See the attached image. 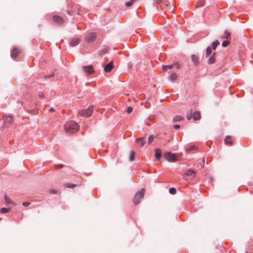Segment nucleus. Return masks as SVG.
<instances>
[{
    "label": "nucleus",
    "mask_w": 253,
    "mask_h": 253,
    "mask_svg": "<svg viewBox=\"0 0 253 253\" xmlns=\"http://www.w3.org/2000/svg\"><path fill=\"white\" fill-rule=\"evenodd\" d=\"M79 126L78 124L74 121H69L66 123L64 125V129L67 133H73L76 132L79 129Z\"/></svg>",
    "instance_id": "f257e3e1"
},
{
    "label": "nucleus",
    "mask_w": 253,
    "mask_h": 253,
    "mask_svg": "<svg viewBox=\"0 0 253 253\" xmlns=\"http://www.w3.org/2000/svg\"><path fill=\"white\" fill-rule=\"evenodd\" d=\"M93 112V106H89L86 109L80 110L79 111L78 115L83 117H89Z\"/></svg>",
    "instance_id": "f03ea898"
},
{
    "label": "nucleus",
    "mask_w": 253,
    "mask_h": 253,
    "mask_svg": "<svg viewBox=\"0 0 253 253\" xmlns=\"http://www.w3.org/2000/svg\"><path fill=\"white\" fill-rule=\"evenodd\" d=\"M145 189L142 188L139 192L135 194L134 198L133 199V203L136 205L140 202V200L142 199L144 196Z\"/></svg>",
    "instance_id": "7ed1b4c3"
},
{
    "label": "nucleus",
    "mask_w": 253,
    "mask_h": 253,
    "mask_svg": "<svg viewBox=\"0 0 253 253\" xmlns=\"http://www.w3.org/2000/svg\"><path fill=\"white\" fill-rule=\"evenodd\" d=\"M164 157L168 161L170 162H174L177 161V158L175 154L171 152H167L164 155Z\"/></svg>",
    "instance_id": "20e7f679"
},
{
    "label": "nucleus",
    "mask_w": 253,
    "mask_h": 253,
    "mask_svg": "<svg viewBox=\"0 0 253 253\" xmlns=\"http://www.w3.org/2000/svg\"><path fill=\"white\" fill-rule=\"evenodd\" d=\"M96 38L95 33H90L88 34L85 37V41L88 42H93Z\"/></svg>",
    "instance_id": "39448f33"
},
{
    "label": "nucleus",
    "mask_w": 253,
    "mask_h": 253,
    "mask_svg": "<svg viewBox=\"0 0 253 253\" xmlns=\"http://www.w3.org/2000/svg\"><path fill=\"white\" fill-rule=\"evenodd\" d=\"M83 68L84 72L88 74H89V75L92 74L94 72V71L93 69V67L91 65L87 66H84L83 67Z\"/></svg>",
    "instance_id": "423d86ee"
},
{
    "label": "nucleus",
    "mask_w": 253,
    "mask_h": 253,
    "mask_svg": "<svg viewBox=\"0 0 253 253\" xmlns=\"http://www.w3.org/2000/svg\"><path fill=\"white\" fill-rule=\"evenodd\" d=\"M4 123L6 125L10 124L13 121V118L11 116L4 115L2 117Z\"/></svg>",
    "instance_id": "0eeeda50"
},
{
    "label": "nucleus",
    "mask_w": 253,
    "mask_h": 253,
    "mask_svg": "<svg viewBox=\"0 0 253 253\" xmlns=\"http://www.w3.org/2000/svg\"><path fill=\"white\" fill-rule=\"evenodd\" d=\"M135 142L140 147H142L145 144V140L143 137H140L135 140Z\"/></svg>",
    "instance_id": "6e6552de"
},
{
    "label": "nucleus",
    "mask_w": 253,
    "mask_h": 253,
    "mask_svg": "<svg viewBox=\"0 0 253 253\" xmlns=\"http://www.w3.org/2000/svg\"><path fill=\"white\" fill-rule=\"evenodd\" d=\"M80 41L81 40L79 38H73L70 41V45L72 47L75 46L80 42Z\"/></svg>",
    "instance_id": "1a4fd4ad"
},
{
    "label": "nucleus",
    "mask_w": 253,
    "mask_h": 253,
    "mask_svg": "<svg viewBox=\"0 0 253 253\" xmlns=\"http://www.w3.org/2000/svg\"><path fill=\"white\" fill-rule=\"evenodd\" d=\"M113 68V61L110 62L107 64L104 67V71L106 73L110 72Z\"/></svg>",
    "instance_id": "9d476101"
},
{
    "label": "nucleus",
    "mask_w": 253,
    "mask_h": 253,
    "mask_svg": "<svg viewBox=\"0 0 253 253\" xmlns=\"http://www.w3.org/2000/svg\"><path fill=\"white\" fill-rule=\"evenodd\" d=\"M53 20L55 22L59 24H62L63 23L62 18L58 15H54L53 17Z\"/></svg>",
    "instance_id": "9b49d317"
},
{
    "label": "nucleus",
    "mask_w": 253,
    "mask_h": 253,
    "mask_svg": "<svg viewBox=\"0 0 253 253\" xmlns=\"http://www.w3.org/2000/svg\"><path fill=\"white\" fill-rule=\"evenodd\" d=\"M173 66H176L178 68V65L177 64H174L172 65H168L163 66L162 69L164 71H167L168 69H171L173 68Z\"/></svg>",
    "instance_id": "f8f14e48"
},
{
    "label": "nucleus",
    "mask_w": 253,
    "mask_h": 253,
    "mask_svg": "<svg viewBox=\"0 0 253 253\" xmlns=\"http://www.w3.org/2000/svg\"><path fill=\"white\" fill-rule=\"evenodd\" d=\"M155 157L157 160H159L162 156V151L159 148H157L155 150Z\"/></svg>",
    "instance_id": "ddd939ff"
},
{
    "label": "nucleus",
    "mask_w": 253,
    "mask_h": 253,
    "mask_svg": "<svg viewBox=\"0 0 253 253\" xmlns=\"http://www.w3.org/2000/svg\"><path fill=\"white\" fill-rule=\"evenodd\" d=\"M19 53V50L16 48H14L12 49V52H11V56L12 58H14L16 57L17 56Z\"/></svg>",
    "instance_id": "4468645a"
},
{
    "label": "nucleus",
    "mask_w": 253,
    "mask_h": 253,
    "mask_svg": "<svg viewBox=\"0 0 253 253\" xmlns=\"http://www.w3.org/2000/svg\"><path fill=\"white\" fill-rule=\"evenodd\" d=\"M193 118L194 120H199L201 118V114L198 111H195L193 113Z\"/></svg>",
    "instance_id": "2eb2a0df"
},
{
    "label": "nucleus",
    "mask_w": 253,
    "mask_h": 253,
    "mask_svg": "<svg viewBox=\"0 0 253 253\" xmlns=\"http://www.w3.org/2000/svg\"><path fill=\"white\" fill-rule=\"evenodd\" d=\"M195 171L193 169H189L186 173L187 175L190 176L192 177H194L195 175Z\"/></svg>",
    "instance_id": "dca6fc26"
},
{
    "label": "nucleus",
    "mask_w": 253,
    "mask_h": 253,
    "mask_svg": "<svg viewBox=\"0 0 253 253\" xmlns=\"http://www.w3.org/2000/svg\"><path fill=\"white\" fill-rule=\"evenodd\" d=\"M215 62L214 53H213L209 59L208 63L211 64L214 63Z\"/></svg>",
    "instance_id": "f3484780"
},
{
    "label": "nucleus",
    "mask_w": 253,
    "mask_h": 253,
    "mask_svg": "<svg viewBox=\"0 0 253 253\" xmlns=\"http://www.w3.org/2000/svg\"><path fill=\"white\" fill-rule=\"evenodd\" d=\"M191 60L195 64H197L198 62V57L195 55L191 56Z\"/></svg>",
    "instance_id": "a211bd4d"
},
{
    "label": "nucleus",
    "mask_w": 253,
    "mask_h": 253,
    "mask_svg": "<svg viewBox=\"0 0 253 253\" xmlns=\"http://www.w3.org/2000/svg\"><path fill=\"white\" fill-rule=\"evenodd\" d=\"M230 139H231V136H226L224 139L225 144L231 145L232 144V142L230 140Z\"/></svg>",
    "instance_id": "6ab92c4d"
},
{
    "label": "nucleus",
    "mask_w": 253,
    "mask_h": 253,
    "mask_svg": "<svg viewBox=\"0 0 253 253\" xmlns=\"http://www.w3.org/2000/svg\"><path fill=\"white\" fill-rule=\"evenodd\" d=\"M176 78L177 75L175 73H172L169 76V79L172 82L174 81Z\"/></svg>",
    "instance_id": "aec40b11"
},
{
    "label": "nucleus",
    "mask_w": 253,
    "mask_h": 253,
    "mask_svg": "<svg viewBox=\"0 0 253 253\" xmlns=\"http://www.w3.org/2000/svg\"><path fill=\"white\" fill-rule=\"evenodd\" d=\"M219 44V42L217 40L214 41L212 43V48L215 49Z\"/></svg>",
    "instance_id": "412c9836"
},
{
    "label": "nucleus",
    "mask_w": 253,
    "mask_h": 253,
    "mask_svg": "<svg viewBox=\"0 0 253 253\" xmlns=\"http://www.w3.org/2000/svg\"><path fill=\"white\" fill-rule=\"evenodd\" d=\"M230 35V33L229 32H228L227 31H225L222 36V38L223 39H228V38L229 37Z\"/></svg>",
    "instance_id": "4be33fe9"
},
{
    "label": "nucleus",
    "mask_w": 253,
    "mask_h": 253,
    "mask_svg": "<svg viewBox=\"0 0 253 253\" xmlns=\"http://www.w3.org/2000/svg\"><path fill=\"white\" fill-rule=\"evenodd\" d=\"M182 117L180 116H175L173 119V122H176L181 121Z\"/></svg>",
    "instance_id": "5701e85b"
},
{
    "label": "nucleus",
    "mask_w": 253,
    "mask_h": 253,
    "mask_svg": "<svg viewBox=\"0 0 253 253\" xmlns=\"http://www.w3.org/2000/svg\"><path fill=\"white\" fill-rule=\"evenodd\" d=\"M4 199H5V202L7 204H12V201H11V200L8 196H7L6 195H5Z\"/></svg>",
    "instance_id": "b1692460"
},
{
    "label": "nucleus",
    "mask_w": 253,
    "mask_h": 253,
    "mask_svg": "<svg viewBox=\"0 0 253 253\" xmlns=\"http://www.w3.org/2000/svg\"><path fill=\"white\" fill-rule=\"evenodd\" d=\"M137 0H130V1H128V2H127L126 3V6L127 7H129L130 6H131L133 3L135 1H136Z\"/></svg>",
    "instance_id": "393cba45"
},
{
    "label": "nucleus",
    "mask_w": 253,
    "mask_h": 253,
    "mask_svg": "<svg viewBox=\"0 0 253 253\" xmlns=\"http://www.w3.org/2000/svg\"><path fill=\"white\" fill-rule=\"evenodd\" d=\"M211 53V48L210 46H209L207 48L206 54H207V56H209Z\"/></svg>",
    "instance_id": "a878e982"
},
{
    "label": "nucleus",
    "mask_w": 253,
    "mask_h": 253,
    "mask_svg": "<svg viewBox=\"0 0 253 253\" xmlns=\"http://www.w3.org/2000/svg\"><path fill=\"white\" fill-rule=\"evenodd\" d=\"M155 138V136L153 135H150L148 137V143L151 144L152 142L153 141L154 138Z\"/></svg>",
    "instance_id": "bb28decb"
},
{
    "label": "nucleus",
    "mask_w": 253,
    "mask_h": 253,
    "mask_svg": "<svg viewBox=\"0 0 253 253\" xmlns=\"http://www.w3.org/2000/svg\"><path fill=\"white\" fill-rule=\"evenodd\" d=\"M134 155H135L134 152L133 151H131V153H130V157H129V160L130 161H132L134 160Z\"/></svg>",
    "instance_id": "cd10ccee"
},
{
    "label": "nucleus",
    "mask_w": 253,
    "mask_h": 253,
    "mask_svg": "<svg viewBox=\"0 0 253 253\" xmlns=\"http://www.w3.org/2000/svg\"><path fill=\"white\" fill-rule=\"evenodd\" d=\"M169 192L171 194H175V193H176V189H175V188H173V187L169 188Z\"/></svg>",
    "instance_id": "c85d7f7f"
},
{
    "label": "nucleus",
    "mask_w": 253,
    "mask_h": 253,
    "mask_svg": "<svg viewBox=\"0 0 253 253\" xmlns=\"http://www.w3.org/2000/svg\"><path fill=\"white\" fill-rule=\"evenodd\" d=\"M66 186L68 188H73L76 186V184L68 183L66 185Z\"/></svg>",
    "instance_id": "c756f323"
},
{
    "label": "nucleus",
    "mask_w": 253,
    "mask_h": 253,
    "mask_svg": "<svg viewBox=\"0 0 253 253\" xmlns=\"http://www.w3.org/2000/svg\"><path fill=\"white\" fill-rule=\"evenodd\" d=\"M229 42H228L227 41H224L222 42V45L223 47H226L229 45Z\"/></svg>",
    "instance_id": "7c9ffc66"
},
{
    "label": "nucleus",
    "mask_w": 253,
    "mask_h": 253,
    "mask_svg": "<svg viewBox=\"0 0 253 253\" xmlns=\"http://www.w3.org/2000/svg\"><path fill=\"white\" fill-rule=\"evenodd\" d=\"M0 211L2 213H6L8 212V209L6 208H2V209H1Z\"/></svg>",
    "instance_id": "2f4dec72"
},
{
    "label": "nucleus",
    "mask_w": 253,
    "mask_h": 253,
    "mask_svg": "<svg viewBox=\"0 0 253 253\" xmlns=\"http://www.w3.org/2000/svg\"><path fill=\"white\" fill-rule=\"evenodd\" d=\"M132 111V108L131 107H128L127 109V112L128 114H130Z\"/></svg>",
    "instance_id": "473e14b6"
},
{
    "label": "nucleus",
    "mask_w": 253,
    "mask_h": 253,
    "mask_svg": "<svg viewBox=\"0 0 253 253\" xmlns=\"http://www.w3.org/2000/svg\"><path fill=\"white\" fill-rule=\"evenodd\" d=\"M30 203L27 202H25L22 203V205L25 207H28V206L30 205Z\"/></svg>",
    "instance_id": "72a5a7b5"
},
{
    "label": "nucleus",
    "mask_w": 253,
    "mask_h": 253,
    "mask_svg": "<svg viewBox=\"0 0 253 253\" xmlns=\"http://www.w3.org/2000/svg\"><path fill=\"white\" fill-rule=\"evenodd\" d=\"M173 127L174 129H178L180 128V126L179 125H173Z\"/></svg>",
    "instance_id": "f704fd0d"
},
{
    "label": "nucleus",
    "mask_w": 253,
    "mask_h": 253,
    "mask_svg": "<svg viewBox=\"0 0 253 253\" xmlns=\"http://www.w3.org/2000/svg\"><path fill=\"white\" fill-rule=\"evenodd\" d=\"M191 118H192V114H191V113L189 114H188L187 115V118L188 120H190L191 119Z\"/></svg>",
    "instance_id": "c9c22d12"
},
{
    "label": "nucleus",
    "mask_w": 253,
    "mask_h": 253,
    "mask_svg": "<svg viewBox=\"0 0 253 253\" xmlns=\"http://www.w3.org/2000/svg\"><path fill=\"white\" fill-rule=\"evenodd\" d=\"M39 97L41 98H42L44 96V94L42 92H40L39 94Z\"/></svg>",
    "instance_id": "e433bc0d"
},
{
    "label": "nucleus",
    "mask_w": 253,
    "mask_h": 253,
    "mask_svg": "<svg viewBox=\"0 0 253 253\" xmlns=\"http://www.w3.org/2000/svg\"><path fill=\"white\" fill-rule=\"evenodd\" d=\"M162 2V0H155V2L156 3H160Z\"/></svg>",
    "instance_id": "4c0bfd02"
},
{
    "label": "nucleus",
    "mask_w": 253,
    "mask_h": 253,
    "mask_svg": "<svg viewBox=\"0 0 253 253\" xmlns=\"http://www.w3.org/2000/svg\"><path fill=\"white\" fill-rule=\"evenodd\" d=\"M204 163H205V160H204V159H203V160H202V162L201 164V166H204Z\"/></svg>",
    "instance_id": "58836bf2"
},
{
    "label": "nucleus",
    "mask_w": 253,
    "mask_h": 253,
    "mask_svg": "<svg viewBox=\"0 0 253 253\" xmlns=\"http://www.w3.org/2000/svg\"><path fill=\"white\" fill-rule=\"evenodd\" d=\"M51 193H52V194H55V193H56V190H51Z\"/></svg>",
    "instance_id": "ea45409f"
},
{
    "label": "nucleus",
    "mask_w": 253,
    "mask_h": 253,
    "mask_svg": "<svg viewBox=\"0 0 253 253\" xmlns=\"http://www.w3.org/2000/svg\"><path fill=\"white\" fill-rule=\"evenodd\" d=\"M169 5V1H166V6H168Z\"/></svg>",
    "instance_id": "a19ab883"
},
{
    "label": "nucleus",
    "mask_w": 253,
    "mask_h": 253,
    "mask_svg": "<svg viewBox=\"0 0 253 253\" xmlns=\"http://www.w3.org/2000/svg\"><path fill=\"white\" fill-rule=\"evenodd\" d=\"M54 111V109L53 108V107H51L50 109H49V111L50 112H53Z\"/></svg>",
    "instance_id": "79ce46f5"
},
{
    "label": "nucleus",
    "mask_w": 253,
    "mask_h": 253,
    "mask_svg": "<svg viewBox=\"0 0 253 253\" xmlns=\"http://www.w3.org/2000/svg\"><path fill=\"white\" fill-rule=\"evenodd\" d=\"M53 75H50V76H45V79H47V78H49L50 77H51V76H52Z\"/></svg>",
    "instance_id": "37998d69"
},
{
    "label": "nucleus",
    "mask_w": 253,
    "mask_h": 253,
    "mask_svg": "<svg viewBox=\"0 0 253 253\" xmlns=\"http://www.w3.org/2000/svg\"><path fill=\"white\" fill-rule=\"evenodd\" d=\"M59 166L60 167H61V168H62V167H63V165H59Z\"/></svg>",
    "instance_id": "c03bdc74"
}]
</instances>
